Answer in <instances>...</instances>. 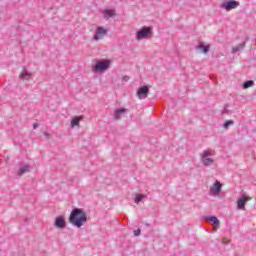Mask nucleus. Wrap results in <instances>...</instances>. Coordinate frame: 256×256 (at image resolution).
<instances>
[{
	"label": "nucleus",
	"instance_id": "9b49d317",
	"mask_svg": "<svg viewBox=\"0 0 256 256\" xmlns=\"http://www.w3.org/2000/svg\"><path fill=\"white\" fill-rule=\"evenodd\" d=\"M104 19H111V17H115L114 9H105L103 11Z\"/></svg>",
	"mask_w": 256,
	"mask_h": 256
},
{
	"label": "nucleus",
	"instance_id": "423d86ee",
	"mask_svg": "<svg viewBox=\"0 0 256 256\" xmlns=\"http://www.w3.org/2000/svg\"><path fill=\"white\" fill-rule=\"evenodd\" d=\"M105 35H107V29L99 26L96 28V34L94 35V40L99 41L103 39Z\"/></svg>",
	"mask_w": 256,
	"mask_h": 256
},
{
	"label": "nucleus",
	"instance_id": "a211bd4d",
	"mask_svg": "<svg viewBox=\"0 0 256 256\" xmlns=\"http://www.w3.org/2000/svg\"><path fill=\"white\" fill-rule=\"evenodd\" d=\"M253 85H255V82H253L252 80H249V81H246V82L243 84V88H244V89H249V87H253Z\"/></svg>",
	"mask_w": 256,
	"mask_h": 256
},
{
	"label": "nucleus",
	"instance_id": "f3484780",
	"mask_svg": "<svg viewBox=\"0 0 256 256\" xmlns=\"http://www.w3.org/2000/svg\"><path fill=\"white\" fill-rule=\"evenodd\" d=\"M143 199H145V194H137L134 200V203H141V201H143Z\"/></svg>",
	"mask_w": 256,
	"mask_h": 256
},
{
	"label": "nucleus",
	"instance_id": "6e6552de",
	"mask_svg": "<svg viewBox=\"0 0 256 256\" xmlns=\"http://www.w3.org/2000/svg\"><path fill=\"white\" fill-rule=\"evenodd\" d=\"M149 95V87L142 86L137 91V96L139 99H147V96Z\"/></svg>",
	"mask_w": 256,
	"mask_h": 256
},
{
	"label": "nucleus",
	"instance_id": "4be33fe9",
	"mask_svg": "<svg viewBox=\"0 0 256 256\" xmlns=\"http://www.w3.org/2000/svg\"><path fill=\"white\" fill-rule=\"evenodd\" d=\"M204 167H209V165L213 164V161H203Z\"/></svg>",
	"mask_w": 256,
	"mask_h": 256
},
{
	"label": "nucleus",
	"instance_id": "1a4fd4ad",
	"mask_svg": "<svg viewBox=\"0 0 256 256\" xmlns=\"http://www.w3.org/2000/svg\"><path fill=\"white\" fill-rule=\"evenodd\" d=\"M32 170H33V166H31L29 164H25L24 166H21L18 169L17 175H18V177H21V176L25 175V173H31Z\"/></svg>",
	"mask_w": 256,
	"mask_h": 256
},
{
	"label": "nucleus",
	"instance_id": "2eb2a0df",
	"mask_svg": "<svg viewBox=\"0 0 256 256\" xmlns=\"http://www.w3.org/2000/svg\"><path fill=\"white\" fill-rule=\"evenodd\" d=\"M208 221H211V223H213V227H215L216 229H219V219L215 216H210L208 217Z\"/></svg>",
	"mask_w": 256,
	"mask_h": 256
},
{
	"label": "nucleus",
	"instance_id": "f257e3e1",
	"mask_svg": "<svg viewBox=\"0 0 256 256\" xmlns=\"http://www.w3.org/2000/svg\"><path fill=\"white\" fill-rule=\"evenodd\" d=\"M69 223L74 225V227L81 229V227L87 223V213H85L83 209L74 208L70 213Z\"/></svg>",
	"mask_w": 256,
	"mask_h": 256
},
{
	"label": "nucleus",
	"instance_id": "f03ea898",
	"mask_svg": "<svg viewBox=\"0 0 256 256\" xmlns=\"http://www.w3.org/2000/svg\"><path fill=\"white\" fill-rule=\"evenodd\" d=\"M109 65H111V60H101L98 61L95 66V71H107L109 69Z\"/></svg>",
	"mask_w": 256,
	"mask_h": 256
},
{
	"label": "nucleus",
	"instance_id": "4468645a",
	"mask_svg": "<svg viewBox=\"0 0 256 256\" xmlns=\"http://www.w3.org/2000/svg\"><path fill=\"white\" fill-rule=\"evenodd\" d=\"M211 155H213V152H211V150H206L201 154V157L204 161H213V159L209 158Z\"/></svg>",
	"mask_w": 256,
	"mask_h": 256
},
{
	"label": "nucleus",
	"instance_id": "9d476101",
	"mask_svg": "<svg viewBox=\"0 0 256 256\" xmlns=\"http://www.w3.org/2000/svg\"><path fill=\"white\" fill-rule=\"evenodd\" d=\"M247 201H251V197L249 196H242L237 201V207L240 210L245 209V205H247Z\"/></svg>",
	"mask_w": 256,
	"mask_h": 256
},
{
	"label": "nucleus",
	"instance_id": "5701e85b",
	"mask_svg": "<svg viewBox=\"0 0 256 256\" xmlns=\"http://www.w3.org/2000/svg\"><path fill=\"white\" fill-rule=\"evenodd\" d=\"M141 235V229L134 230V237H139Z\"/></svg>",
	"mask_w": 256,
	"mask_h": 256
},
{
	"label": "nucleus",
	"instance_id": "f8f14e48",
	"mask_svg": "<svg viewBox=\"0 0 256 256\" xmlns=\"http://www.w3.org/2000/svg\"><path fill=\"white\" fill-rule=\"evenodd\" d=\"M124 113H127V109L126 108H119V109L115 110L114 117H115L116 121H119V119H121V116Z\"/></svg>",
	"mask_w": 256,
	"mask_h": 256
},
{
	"label": "nucleus",
	"instance_id": "ddd939ff",
	"mask_svg": "<svg viewBox=\"0 0 256 256\" xmlns=\"http://www.w3.org/2000/svg\"><path fill=\"white\" fill-rule=\"evenodd\" d=\"M81 120H83V116H78V117L73 118L70 122L72 129L74 127H79V123H81Z\"/></svg>",
	"mask_w": 256,
	"mask_h": 256
},
{
	"label": "nucleus",
	"instance_id": "20e7f679",
	"mask_svg": "<svg viewBox=\"0 0 256 256\" xmlns=\"http://www.w3.org/2000/svg\"><path fill=\"white\" fill-rule=\"evenodd\" d=\"M151 35V28L144 27L141 30H139L136 34V39L138 41H141V39H147V37Z\"/></svg>",
	"mask_w": 256,
	"mask_h": 256
},
{
	"label": "nucleus",
	"instance_id": "6ab92c4d",
	"mask_svg": "<svg viewBox=\"0 0 256 256\" xmlns=\"http://www.w3.org/2000/svg\"><path fill=\"white\" fill-rule=\"evenodd\" d=\"M198 49H200V51H202V53H208L209 52V46H205L203 44H200L198 46Z\"/></svg>",
	"mask_w": 256,
	"mask_h": 256
},
{
	"label": "nucleus",
	"instance_id": "412c9836",
	"mask_svg": "<svg viewBox=\"0 0 256 256\" xmlns=\"http://www.w3.org/2000/svg\"><path fill=\"white\" fill-rule=\"evenodd\" d=\"M245 47V45H240V46H236V47H234L233 48V51L235 52V51H240V49H243Z\"/></svg>",
	"mask_w": 256,
	"mask_h": 256
},
{
	"label": "nucleus",
	"instance_id": "aec40b11",
	"mask_svg": "<svg viewBox=\"0 0 256 256\" xmlns=\"http://www.w3.org/2000/svg\"><path fill=\"white\" fill-rule=\"evenodd\" d=\"M230 125H233V120H228L224 123V129H228Z\"/></svg>",
	"mask_w": 256,
	"mask_h": 256
},
{
	"label": "nucleus",
	"instance_id": "7ed1b4c3",
	"mask_svg": "<svg viewBox=\"0 0 256 256\" xmlns=\"http://www.w3.org/2000/svg\"><path fill=\"white\" fill-rule=\"evenodd\" d=\"M222 188H223V184H221L219 180H216L213 186L210 187L209 195H212V196L219 195L221 193Z\"/></svg>",
	"mask_w": 256,
	"mask_h": 256
},
{
	"label": "nucleus",
	"instance_id": "39448f33",
	"mask_svg": "<svg viewBox=\"0 0 256 256\" xmlns=\"http://www.w3.org/2000/svg\"><path fill=\"white\" fill-rule=\"evenodd\" d=\"M220 7L221 9H225V11H231L232 9H237L239 7V2L235 0L223 2Z\"/></svg>",
	"mask_w": 256,
	"mask_h": 256
},
{
	"label": "nucleus",
	"instance_id": "0eeeda50",
	"mask_svg": "<svg viewBox=\"0 0 256 256\" xmlns=\"http://www.w3.org/2000/svg\"><path fill=\"white\" fill-rule=\"evenodd\" d=\"M54 226L57 229H65L67 227V222H65V218H63V216H58L55 219Z\"/></svg>",
	"mask_w": 256,
	"mask_h": 256
},
{
	"label": "nucleus",
	"instance_id": "dca6fc26",
	"mask_svg": "<svg viewBox=\"0 0 256 256\" xmlns=\"http://www.w3.org/2000/svg\"><path fill=\"white\" fill-rule=\"evenodd\" d=\"M30 77L31 74L25 69L20 73V79H30Z\"/></svg>",
	"mask_w": 256,
	"mask_h": 256
}]
</instances>
